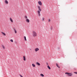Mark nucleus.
Returning a JSON list of instances; mask_svg holds the SVG:
<instances>
[{
  "mask_svg": "<svg viewBox=\"0 0 77 77\" xmlns=\"http://www.w3.org/2000/svg\"><path fill=\"white\" fill-rule=\"evenodd\" d=\"M39 51V48H37L35 49V51Z\"/></svg>",
  "mask_w": 77,
  "mask_h": 77,
  "instance_id": "7",
  "label": "nucleus"
},
{
  "mask_svg": "<svg viewBox=\"0 0 77 77\" xmlns=\"http://www.w3.org/2000/svg\"><path fill=\"white\" fill-rule=\"evenodd\" d=\"M44 19H45L44 17H43L42 18V21H44Z\"/></svg>",
  "mask_w": 77,
  "mask_h": 77,
  "instance_id": "18",
  "label": "nucleus"
},
{
  "mask_svg": "<svg viewBox=\"0 0 77 77\" xmlns=\"http://www.w3.org/2000/svg\"><path fill=\"white\" fill-rule=\"evenodd\" d=\"M2 47H3V48H4V49H5V46H4L2 45Z\"/></svg>",
  "mask_w": 77,
  "mask_h": 77,
  "instance_id": "20",
  "label": "nucleus"
},
{
  "mask_svg": "<svg viewBox=\"0 0 77 77\" xmlns=\"http://www.w3.org/2000/svg\"><path fill=\"white\" fill-rule=\"evenodd\" d=\"M20 75V77H23V76H22V75Z\"/></svg>",
  "mask_w": 77,
  "mask_h": 77,
  "instance_id": "23",
  "label": "nucleus"
},
{
  "mask_svg": "<svg viewBox=\"0 0 77 77\" xmlns=\"http://www.w3.org/2000/svg\"><path fill=\"white\" fill-rule=\"evenodd\" d=\"M38 3L40 6H42V2H41V1H39L38 2Z\"/></svg>",
  "mask_w": 77,
  "mask_h": 77,
  "instance_id": "4",
  "label": "nucleus"
},
{
  "mask_svg": "<svg viewBox=\"0 0 77 77\" xmlns=\"http://www.w3.org/2000/svg\"><path fill=\"white\" fill-rule=\"evenodd\" d=\"M10 20L11 21V23H13V20H12V19L11 18H10Z\"/></svg>",
  "mask_w": 77,
  "mask_h": 77,
  "instance_id": "9",
  "label": "nucleus"
},
{
  "mask_svg": "<svg viewBox=\"0 0 77 77\" xmlns=\"http://www.w3.org/2000/svg\"><path fill=\"white\" fill-rule=\"evenodd\" d=\"M40 76H42V77H44V75L42 74H41Z\"/></svg>",
  "mask_w": 77,
  "mask_h": 77,
  "instance_id": "13",
  "label": "nucleus"
},
{
  "mask_svg": "<svg viewBox=\"0 0 77 77\" xmlns=\"http://www.w3.org/2000/svg\"><path fill=\"white\" fill-rule=\"evenodd\" d=\"M30 50H32V49H30Z\"/></svg>",
  "mask_w": 77,
  "mask_h": 77,
  "instance_id": "27",
  "label": "nucleus"
},
{
  "mask_svg": "<svg viewBox=\"0 0 77 77\" xmlns=\"http://www.w3.org/2000/svg\"><path fill=\"white\" fill-rule=\"evenodd\" d=\"M48 68L49 69H51V68H50V67L48 65Z\"/></svg>",
  "mask_w": 77,
  "mask_h": 77,
  "instance_id": "14",
  "label": "nucleus"
},
{
  "mask_svg": "<svg viewBox=\"0 0 77 77\" xmlns=\"http://www.w3.org/2000/svg\"><path fill=\"white\" fill-rule=\"evenodd\" d=\"M32 66H33V67H35V65L34 64H32Z\"/></svg>",
  "mask_w": 77,
  "mask_h": 77,
  "instance_id": "15",
  "label": "nucleus"
},
{
  "mask_svg": "<svg viewBox=\"0 0 77 77\" xmlns=\"http://www.w3.org/2000/svg\"><path fill=\"white\" fill-rule=\"evenodd\" d=\"M56 65L57 66V67H58L59 68H60V67H59V66H58V64H57V63H56Z\"/></svg>",
  "mask_w": 77,
  "mask_h": 77,
  "instance_id": "12",
  "label": "nucleus"
},
{
  "mask_svg": "<svg viewBox=\"0 0 77 77\" xmlns=\"http://www.w3.org/2000/svg\"><path fill=\"white\" fill-rule=\"evenodd\" d=\"M48 63H47V65H48Z\"/></svg>",
  "mask_w": 77,
  "mask_h": 77,
  "instance_id": "28",
  "label": "nucleus"
},
{
  "mask_svg": "<svg viewBox=\"0 0 77 77\" xmlns=\"http://www.w3.org/2000/svg\"><path fill=\"white\" fill-rule=\"evenodd\" d=\"M38 14L39 16H41V14H40V12L41 11V8H40V6H38Z\"/></svg>",
  "mask_w": 77,
  "mask_h": 77,
  "instance_id": "1",
  "label": "nucleus"
},
{
  "mask_svg": "<svg viewBox=\"0 0 77 77\" xmlns=\"http://www.w3.org/2000/svg\"><path fill=\"white\" fill-rule=\"evenodd\" d=\"M25 17L26 18V19H27V16H25Z\"/></svg>",
  "mask_w": 77,
  "mask_h": 77,
  "instance_id": "24",
  "label": "nucleus"
},
{
  "mask_svg": "<svg viewBox=\"0 0 77 77\" xmlns=\"http://www.w3.org/2000/svg\"><path fill=\"white\" fill-rule=\"evenodd\" d=\"M24 38L25 41H27V39H26V36H24Z\"/></svg>",
  "mask_w": 77,
  "mask_h": 77,
  "instance_id": "16",
  "label": "nucleus"
},
{
  "mask_svg": "<svg viewBox=\"0 0 77 77\" xmlns=\"http://www.w3.org/2000/svg\"><path fill=\"white\" fill-rule=\"evenodd\" d=\"M5 2L6 4H7V5H8V1L7 0H5Z\"/></svg>",
  "mask_w": 77,
  "mask_h": 77,
  "instance_id": "5",
  "label": "nucleus"
},
{
  "mask_svg": "<svg viewBox=\"0 0 77 77\" xmlns=\"http://www.w3.org/2000/svg\"><path fill=\"white\" fill-rule=\"evenodd\" d=\"M14 32L15 33H17V31H16V30H15V29H14Z\"/></svg>",
  "mask_w": 77,
  "mask_h": 77,
  "instance_id": "17",
  "label": "nucleus"
},
{
  "mask_svg": "<svg viewBox=\"0 0 77 77\" xmlns=\"http://www.w3.org/2000/svg\"><path fill=\"white\" fill-rule=\"evenodd\" d=\"M50 19H49V20H48V22H50Z\"/></svg>",
  "mask_w": 77,
  "mask_h": 77,
  "instance_id": "26",
  "label": "nucleus"
},
{
  "mask_svg": "<svg viewBox=\"0 0 77 77\" xmlns=\"http://www.w3.org/2000/svg\"><path fill=\"white\" fill-rule=\"evenodd\" d=\"M65 74H67L68 75V76H72V73H69L68 72H66L65 73Z\"/></svg>",
  "mask_w": 77,
  "mask_h": 77,
  "instance_id": "2",
  "label": "nucleus"
},
{
  "mask_svg": "<svg viewBox=\"0 0 77 77\" xmlns=\"http://www.w3.org/2000/svg\"><path fill=\"white\" fill-rule=\"evenodd\" d=\"M33 36L34 37L35 36H37V34L35 31H33Z\"/></svg>",
  "mask_w": 77,
  "mask_h": 77,
  "instance_id": "3",
  "label": "nucleus"
},
{
  "mask_svg": "<svg viewBox=\"0 0 77 77\" xmlns=\"http://www.w3.org/2000/svg\"><path fill=\"white\" fill-rule=\"evenodd\" d=\"M60 49V47H59L58 48V50H59Z\"/></svg>",
  "mask_w": 77,
  "mask_h": 77,
  "instance_id": "25",
  "label": "nucleus"
},
{
  "mask_svg": "<svg viewBox=\"0 0 77 77\" xmlns=\"http://www.w3.org/2000/svg\"><path fill=\"white\" fill-rule=\"evenodd\" d=\"M36 64L37 65H38V66H39L40 65V63H39L38 62H36Z\"/></svg>",
  "mask_w": 77,
  "mask_h": 77,
  "instance_id": "8",
  "label": "nucleus"
},
{
  "mask_svg": "<svg viewBox=\"0 0 77 77\" xmlns=\"http://www.w3.org/2000/svg\"><path fill=\"white\" fill-rule=\"evenodd\" d=\"M26 21L27 22V23H29L30 22V21L29 20V19H26Z\"/></svg>",
  "mask_w": 77,
  "mask_h": 77,
  "instance_id": "6",
  "label": "nucleus"
},
{
  "mask_svg": "<svg viewBox=\"0 0 77 77\" xmlns=\"http://www.w3.org/2000/svg\"><path fill=\"white\" fill-rule=\"evenodd\" d=\"M1 33H2L3 35H4V36H5L6 35V34L5 33L3 32H1Z\"/></svg>",
  "mask_w": 77,
  "mask_h": 77,
  "instance_id": "11",
  "label": "nucleus"
},
{
  "mask_svg": "<svg viewBox=\"0 0 77 77\" xmlns=\"http://www.w3.org/2000/svg\"><path fill=\"white\" fill-rule=\"evenodd\" d=\"M11 42H14V41H13V40H12V39H11Z\"/></svg>",
  "mask_w": 77,
  "mask_h": 77,
  "instance_id": "19",
  "label": "nucleus"
},
{
  "mask_svg": "<svg viewBox=\"0 0 77 77\" xmlns=\"http://www.w3.org/2000/svg\"><path fill=\"white\" fill-rule=\"evenodd\" d=\"M23 60H24V61H26V57H25V56H23Z\"/></svg>",
  "mask_w": 77,
  "mask_h": 77,
  "instance_id": "10",
  "label": "nucleus"
},
{
  "mask_svg": "<svg viewBox=\"0 0 77 77\" xmlns=\"http://www.w3.org/2000/svg\"><path fill=\"white\" fill-rule=\"evenodd\" d=\"M74 73H75V74H77V72H74Z\"/></svg>",
  "mask_w": 77,
  "mask_h": 77,
  "instance_id": "22",
  "label": "nucleus"
},
{
  "mask_svg": "<svg viewBox=\"0 0 77 77\" xmlns=\"http://www.w3.org/2000/svg\"><path fill=\"white\" fill-rule=\"evenodd\" d=\"M52 29H53V27H52V26H51V30Z\"/></svg>",
  "mask_w": 77,
  "mask_h": 77,
  "instance_id": "21",
  "label": "nucleus"
}]
</instances>
